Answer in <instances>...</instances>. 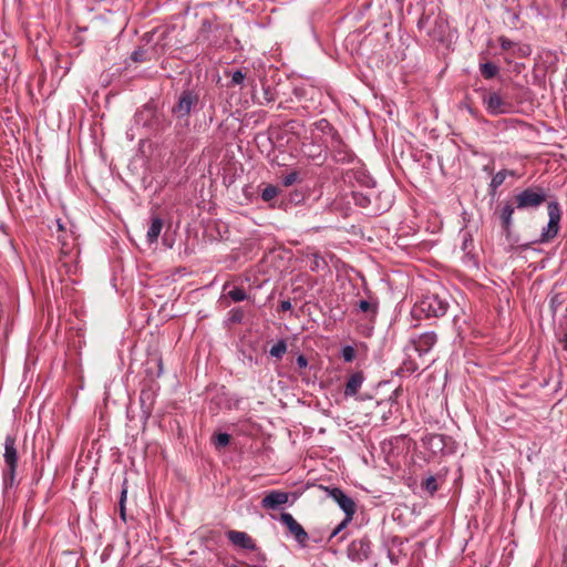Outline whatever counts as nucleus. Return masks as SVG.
<instances>
[{"label":"nucleus","mask_w":567,"mask_h":567,"mask_svg":"<svg viewBox=\"0 0 567 567\" xmlns=\"http://www.w3.org/2000/svg\"><path fill=\"white\" fill-rule=\"evenodd\" d=\"M436 340L437 338L434 332H425L417 338L411 339L410 346L406 349L408 351L412 349L422 359L433 348Z\"/></svg>","instance_id":"5"},{"label":"nucleus","mask_w":567,"mask_h":567,"mask_svg":"<svg viewBox=\"0 0 567 567\" xmlns=\"http://www.w3.org/2000/svg\"><path fill=\"white\" fill-rule=\"evenodd\" d=\"M481 72L484 78L492 79L497 74L498 68L492 62H486L481 64Z\"/></svg>","instance_id":"16"},{"label":"nucleus","mask_w":567,"mask_h":567,"mask_svg":"<svg viewBox=\"0 0 567 567\" xmlns=\"http://www.w3.org/2000/svg\"><path fill=\"white\" fill-rule=\"evenodd\" d=\"M514 214V206L512 204H505L501 212V219L506 230H509L512 225V216Z\"/></svg>","instance_id":"15"},{"label":"nucleus","mask_w":567,"mask_h":567,"mask_svg":"<svg viewBox=\"0 0 567 567\" xmlns=\"http://www.w3.org/2000/svg\"><path fill=\"white\" fill-rule=\"evenodd\" d=\"M246 75L241 71H235L231 75L233 84H241L245 80Z\"/></svg>","instance_id":"29"},{"label":"nucleus","mask_w":567,"mask_h":567,"mask_svg":"<svg viewBox=\"0 0 567 567\" xmlns=\"http://www.w3.org/2000/svg\"><path fill=\"white\" fill-rule=\"evenodd\" d=\"M297 364L300 369H303L308 365V360L305 355L301 354L297 358Z\"/></svg>","instance_id":"32"},{"label":"nucleus","mask_w":567,"mask_h":567,"mask_svg":"<svg viewBox=\"0 0 567 567\" xmlns=\"http://www.w3.org/2000/svg\"><path fill=\"white\" fill-rule=\"evenodd\" d=\"M564 342H565V346L567 347V333L564 337Z\"/></svg>","instance_id":"36"},{"label":"nucleus","mask_w":567,"mask_h":567,"mask_svg":"<svg viewBox=\"0 0 567 567\" xmlns=\"http://www.w3.org/2000/svg\"><path fill=\"white\" fill-rule=\"evenodd\" d=\"M228 296L236 302L243 301L247 298L246 292L240 288H234L228 292Z\"/></svg>","instance_id":"22"},{"label":"nucleus","mask_w":567,"mask_h":567,"mask_svg":"<svg viewBox=\"0 0 567 567\" xmlns=\"http://www.w3.org/2000/svg\"><path fill=\"white\" fill-rule=\"evenodd\" d=\"M359 309L363 312H367L371 309V303L367 300H361L359 302Z\"/></svg>","instance_id":"31"},{"label":"nucleus","mask_w":567,"mask_h":567,"mask_svg":"<svg viewBox=\"0 0 567 567\" xmlns=\"http://www.w3.org/2000/svg\"><path fill=\"white\" fill-rule=\"evenodd\" d=\"M277 194H278L277 187L269 185L266 188H264V190L261 193V198L265 202H269V200L274 199L277 196Z\"/></svg>","instance_id":"20"},{"label":"nucleus","mask_w":567,"mask_h":567,"mask_svg":"<svg viewBox=\"0 0 567 567\" xmlns=\"http://www.w3.org/2000/svg\"><path fill=\"white\" fill-rule=\"evenodd\" d=\"M370 545L365 539L353 540L348 548V556L353 561H362L369 557Z\"/></svg>","instance_id":"10"},{"label":"nucleus","mask_w":567,"mask_h":567,"mask_svg":"<svg viewBox=\"0 0 567 567\" xmlns=\"http://www.w3.org/2000/svg\"><path fill=\"white\" fill-rule=\"evenodd\" d=\"M227 538L237 547L247 550H254L256 548V544L254 539L245 532L238 530H229L227 533Z\"/></svg>","instance_id":"11"},{"label":"nucleus","mask_w":567,"mask_h":567,"mask_svg":"<svg viewBox=\"0 0 567 567\" xmlns=\"http://www.w3.org/2000/svg\"><path fill=\"white\" fill-rule=\"evenodd\" d=\"M449 302L436 293L425 295L414 307L415 315L423 313L425 317H441L447 311Z\"/></svg>","instance_id":"1"},{"label":"nucleus","mask_w":567,"mask_h":567,"mask_svg":"<svg viewBox=\"0 0 567 567\" xmlns=\"http://www.w3.org/2000/svg\"><path fill=\"white\" fill-rule=\"evenodd\" d=\"M229 441H230V436L227 433H219L216 436L215 443L218 447H223V446L228 445Z\"/></svg>","instance_id":"26"},{"label":"nucleus","mask_w":567,"mask_h":567,"mask_svg":"<svg viewBox=\"0 0 567 567\" xmlns=\"http://www.w3.org/2000/svg\"><path fill=\"white\" fill-rule=\"evenodd\" d=\"M355 357L354 349L350 346H347L342 349V358L347 362H351Z\"/></svg>","instance_id":"25"},{"label":"nucleus","mask_w":567,"mask_h":567,"mask_svg":"<svg viewBox=\"0 0 567 567\" xmlns=\"http://www.w3.org/2000/svg\"><path fill=\"white\" fill-rule=\"evenodd\" d=\"M280 308L284 311L290 310L291 309V302L289 300H284L280 303Z\"/></svg>","instance_id":"33"},{"label":"nucleus","mask_w":567,"mask_h":567,"mask_svg":"<svg viewBox=\"0 0 567 567\" xmlns=\"http://www.w3.org/2000/svg\"><path fill=\"white\" fill-rule=\"evenodd\" d=\"M280 520L295 536L296 540L305 546L309 539V536L303 527L293 518V516L289 513H282L280 515Z\"/></svg>","instance_id":"8"},{"label":"nucleus","mask_w":567,"mask_h":567,"mask_svg":"<svg viewBox=\"0 0 567 567\" xmlns=\"http://www.w3.org/2000/svg\"><path fill=\"white\" fill-rule=\"evenodd\" d=\"M126 496H127V488H126V486H123V488L121 491V497H120V504H118L120 517L123 522H126V511H125Z\"/></svg>","instance_id":"19"},{"label":"nucleus","mask_w":567,"mask_h":567,"mask_svg":"<svg viewBox=\"0 0 567 567\" xmlns=\"http://www.w3.org/2000/svg\"><path fill=\"white\" fill-rule=\"evenodd\" d=\"M310 259H311L310 268L313 271H319V270H322V269H324L327 267L326 260L321 256H319L318 254H312Z\"/></svg>","instance_id":"17"},{"label":"nucleus","mask_w":567,"mask_h":567,"mask_svg":"<svg viewBox=\"0 0 567 567\" xmlns=\"http://www.w3.org/2000/svg\"><path fill=\"white\" fill-rule=\"evenodd\" d=\"M298 174L296 172H291L284 176L282 183L285 186H290L297 181Z\"/></svg>","instance_id":"27"},{"label":"nucleus","mask_w":567,"mask_h":567,"mask_svg":"<svg viewBox=\"0 0 567 567\" xmlns=\"http://www.w3.org/2000/svg\"><path fill=\"white\" fill-rule=\"evenodd\" d=\"M363 380H364V378H363L362 372H355V373L351 374L346 384L344 395L346 396L355 395L358 393L359 389L361 388Z\"/></svg>","instance_id":"13"},{"label":"nucleus","mask_w":567,"mask_h":567,"mask_svg":"<svg viewBox=\"0 0 567 567\" xmlns=\"http://www.w3.org/2000/svg\"><path fill=\"white\" fill-rule=\"evenodd\" d=\"M163 229V220L159 217L152 218V223L147 229V241L150 244L156 243L158 239V236Z\"/></svg>","instance_id":"14"},{"label":"nucleus","mask_w":567,"mask_h":567,"mask_svg":"<svg viewBox=\"0 0 567 567\" xmlns=\"http://www.w3.org/2000/svg\"><path fill=\"white\" fill-rule=\"evenodd\" d=\"M419 367L420 364L414 362L413 360L403 363V370L410 373L415 372L419 369Z\"/></svg>","instance_id":"28"},{"label":"nucleus","mask_w":567,"mask_h":567,"mask_svg":"<svg viewBox=\"0 0 567 567\" xmlns=\"http://www.w3.org/2000/svg\"><path fill=\"white\" fill-rule=\"evenodd\" d=\"M133 59H134L135 61H137L138 55H137V53H136V52H134V53H133Z\"/></svg>","instance_id":"35"},{"label":"nucleus","mask_w":567,"mask_h":567,"mask_svg":"<svg viewBox=\"0 0 567 567\" xmlns=\"http://www.w3.org/2000/svg\"><path fill=\"white\" fill-rule=\"evenodd\" d=\"M324 491L328 493V496L331 497L340 506L344 514L348 515V519H352L355 513V504L352 498L347 496L338 487H324Z\"/></svg>","instance_id":"6"},{"label":"nucleus","mask_w":567,"mask_h":567,"mask_svg":"<svg viewBox=\"0 0 567 567\" xmlns=\"http://www.w3.org/2000/svg\"><path fill=\"white\" fill-rule=\"evenodd\" d=\"M507 176V172L506 171H501V172H497L493 178H492V182H491V186L496 189L497 187H499L505 178Z\"/></svg>","instance_id":"21"},{"label":"nucleus","mask_w":567,"mask_h":567,"mask_svg":"<svg viewBox=\"0 0 567 567\" xmlns=\"http://www.w3.org/2000/svg\"><path fill=\"white\" fill-rule=\"evenodd\" d=\"M352 519H348V515H346L344 519L336 527L332 532L331 537L338 535Z\"/></svg>","instance_id":"30"},{"label":"nucleus","mask_w":567,"mask_h":567,"mask_svg":"<svg viewBox=\"0 0 567 567\" xmlns=\"http://www.w3.org/2000/svg\"><path fill=\"white\" fill-rule=\"evenodd\" d=\"M3 458L8 466V475L10 476L11 480H13L18 463V453L16 447V437L11 435H7L4 440Z\"/></svg>","instance_id":"7"},{"label":"nucleus","mask_w":567,"mask_h":567,"mask_svg":"<svg viewBox=\"0 0 567 567\" xmlns=\"http://www.w3.org/2000/svg\"><path fill=\"white\" fill-rule=\"evenodd\" d=\"M197 102L198 96L195 93L185 91L182 93L177 105L173 109V112L177 115V117L188 116Z\"/></svg>","instance_id":"9"},{"label":"nucleus","mask_w":567,"mask_h":567,"mask_svg":"<svg viewBox=\"0 0 567 567\" xmlns=\"http://www.w3.org/2000/svg\"><path fill=\"white\" fill-rule=\"evenodd\" d=\"M286 351H287V344L284 340H280L271 347L269 353L277 359H281V357L286 353Z\"/></svg>","instance_id":"18"},{"label":"nucleus","mask_w":567,"mask_h":567,"mask_svg":"<svg viewBox=\"0 0 567 567\" xmlns=\"http://www.w3.org/2000/svg\"><path fill=\"white\" fill-rule=\"evenodd\" d=\"M483 103L492 115L508 113L512 109V104L497 92L486 94L483 97Z\"/></svg>","instance_id":"4"},{"label":"nucleus","mask_w":567,"mask_h":567,"mask_svg":"<svg viewBox=\"0 0 567 567\" xmlns=\"http://www.w3.org/2000/svg\"><path fill=\"white\" fill-rule=\"evenodd\" d=\"M424 488L430 492L431 494H433L434 492L437 491V483H436V478L434 476H430L425 480L424 484H423Z\"/></svg>","instance_id":"23"},{"label":"nucleus","mask_w":567,"mask_h":567,"mask_svg":"<svg viewBox=\"0 0 567 567\" xmlns=\"http://www.w3.org/2000/svg\"><path fill=\"white\" fill-rule=\"evenodd\" d=\"M288 498V493L281 491H272L262 498L261 506L267 509H276L279 506L286 504Z\"/></svg>","instance_id":"12"},{"label":"nucleus","mask_w":567,"mask_h":567,"mask_svg":"<svg viewBox=\"0 0 567 567\" xmlns=\"http://www.w3.org/2000/svg\"><path fill=\"white\" fill-rule=\"evenodd\" d=\"M56 227H58V230L63 233V235L59 236V240L62 243L63 246H66L68 243H66V235H65V231H66V226L61 221V219H56Z\"/></svg>","instance_id":"24"},{"label":"nucleus","mask_w":567,"mask_h":567,"mask_svg":"<svg viewBox=\"0 0 567 567\" xmlns=\"http://www.w3.org/2000/svg\"><path fill=\"white\" fill-rule=\"evenodd\" d=\"M547 198L542 187H529L515 196L516 208L529 209L539 207Z\"/></svg>","instance_id":"2"},{"label":"nucleus","mask_w":567,"mask_h":567,"mask_svg":"<svg viewBox=\"0 0 567 567\" xmlns=\"http://www.w3.org/2000/svg\"><path fill=\"white\" fill-rule=\"evenodd\" d=\"M511 47V42L506 39H502V48L508 49Z\"/></svg>","instance_id":"34"},{"label":"nucleus","mask_w":567,"mask_h":567,"mask_svg":"<svg viewBox=\"0 0 567 567\" xmlns=\"http://www.w3.org/2000/svg\"><path fill=\"white\" fill-rule=\"evenodd\" d=\"M549 220L547 226L543 228L542 234L537 243L544 244L554 239L559 231V223L561 219V210L556 202H551L547 206Z\"/></svg>","instance_id":"3"}]
</instances>
